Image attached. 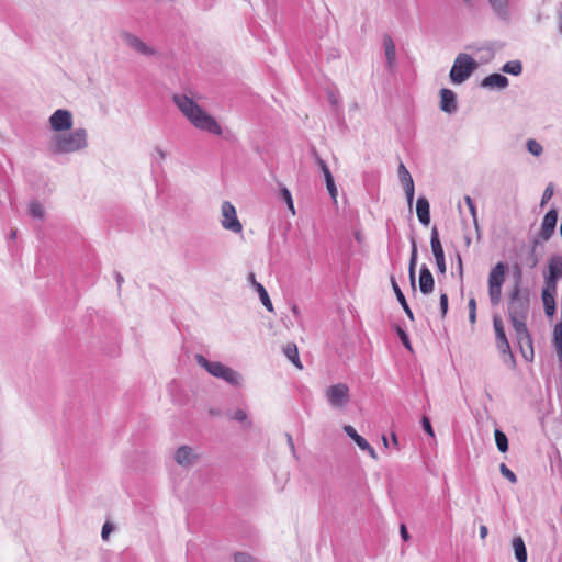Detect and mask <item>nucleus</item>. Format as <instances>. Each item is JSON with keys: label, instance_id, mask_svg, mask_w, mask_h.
<instances>
[{"label": "nucleus", "instance_id": "f257e3e1", "mask_svg": "<svg viewBox=\"0 0 562 562\" xmlns=\"http://www.w3.org/2000/svg\"><path fill=\"white\" fill-rule=\"evenodd\" d=\"M172 100L180 112L190 123L201 131L213 135H222V127L217 121L204 111L193 99L186 94H173Z\"/></svg>", "mask_w": 562, "mask_h": 562}, {"label": "nucleus", "instance_id": "f03ea898", "mask_svg": "<svg viewBox=\"0 0 562 562\" xmlns=\"http://www.w3.org/2000/svg\"><path fill=\"white\" fill-rule=\"evenodd\" d=\"M515 283L508 297V316L513 327L524 328L529 314L530 297L528 289L521 288V270L515 267Z\"/></svg>", "mask_w": 562, "mask_h": 562}, {"label": "nucleus", "instance_id": "7ed1b4c3", "mask_svg": "<svg viewBox=\"0 0 562 562\" xmlns=\"http://www.w3.org/2000/svg\"><path fill=\"white\" fill-rule=\"evenodd\" d=\"M87 136L85 128H76L70 133H57L50 139V150L58 155L79 151L88 146Z\"/></svg>", "mask_w": 562, "mask_h": 562}, {"label": "nucleus", "instance_id": "20e7f679", "mask_svg": "<svg viewBox=\"0 0 562 562\" xmlns=\"http://www.w3.org/2000/svg\"><path fill=\"white\" fill-rule=\"evenodd\" d=\"M196 363L205 369L211 375L222 379L231 385H238L240 374L232 368L218 361H210L203 355H195Z\"/></svg>", "mask_w": 562, "mask_h": 562}, {"label": "nucleus", "instance_id": "39448f33", "mask_svg": "<svg viewBox=\"0 0 562 562\" xmlns=\"http://www.w3.org/2000/svg\"><path fill=\"white\" fill-rule=\"evenodd\" d=\"M479 64L468 54H459L450 69V80L454 85H461L467 81L477 69Z\"/></svg>", "mask_w": 562, "mask_h": 562}, {"label": "nucleus", "instance_id": "423d86ee", "mask_svg": "<svg viewBox=\"0 0 562 562\" xmlns=\"http://www.w3.org/2000/svg\"><path fill=\"white\" fill-rule=\"evenodd\" d=\"M506 270V263L499 261L491 269L488 273V296L493 306H497L502 301V288L505 282Z\"/></svg>", "mask_w": 562, "mask_h": 562}, {"label": "nucleus", "instance_id": "0eeeda50", "mask_svg": "<svg viewBox=\"0 0 562 562\" xmlns=\"http://www.w3.org/2000/svg\"><path fill=\"white\" fill-rule=\"evenodd\" d=\"M326 398L334 408L344 407L350 400L349 387L345 383H337L326 390Z\"/></svg>", "mask_w": 562, "mask_h": 562}, {"label": "nucleus", "instance_id": "6e6552de", "mask_svg": "<svg viewBox=\"0 0 562 562\" xmlns=\"http://www.w3.org/2000/svg\"><path fill=\"white\" fill-rule=\"evenodd\" d=\"M221 211L223 216L221 221L222 226L233 233H240L243 225L237 217L235 206L229 201H224Z\"/></svg>", "mask_w": 562, "mask_h": 562}, {"label": "nucleus", "instance_id": "1a4fd4ad", "mask_svg": "<svg viewBox=\"0 0 562 562\" xmlns=\"http://www.w3.org/2000/svg\"><path fill=\"white\" fill-rule=\"evenodd\" d=\"M544 284L558 288V282L562 279V256L553 255L548 260V270L543 272Z\"/></svg>", "mask_w": 562, "mask_h": 562}, {"label": "nucleus", "instance_id": "9d476101", "mask_svg": "<svg viewBox=\"0 0 562 562\" xmlns=\"http://www.w3.org/2000/svg\"><path fill=\"white\" fill-rule=\"evenodd\" d=\"M50 128L57 133H64L72 127V114L68 110L58 109L49 117Z\"/></svg>", "mask_w": 562, "mask_h": 562}, {"label": "nucleus", "instance_id": "9b49d317", "mask_svg": "<svg viewBox=\"0 0 562 562\" xmlns=\"http://www.w3.org/2000/svg\"><path fill=\"white\" fill-rule=\"evenodd\" d=\"M513 328L515 330L516 338H517L518 345L520 347L522 357L527 361H532L535 351H533L532 338L527 328V324L524 325V328L521 330L518 327H513Z\"/></svg>", "mask_w": 562, "mask_h": 562}, {"label": "nucleus", "instance_id": "f8f14e48", "mask_svg": "<svg viewBox=\"0 0 562 562\" xmlns=\"http://www.w3.org/2000/svg\"><path fill=\"white\" fill-rule=\"evenodd\" d=\"M430 246H431V251L434 254L438 270L440 273L445 274L446 270H447L446 260H445V251H443V248H442V245H441V241L439 238V233H438V229L436 226H434L431 229Z\"/></svg>", "mask_w": 562, "mask_h": 562}, {"label": "nucleus", "instance_id": "ddd939ff", "mask_svg": "<svg viewBox=\"0 0 562 562\" xmlns=\"http://www.w3.org/2000/svg\"><path fill=\"white\" fill-rule=\"evenodd\" d=\"M397 175H398L400 182L405 191L408 207L412 210L414 194H415L414 180L403 162H400V165H398Z\"/></svg>", "mask_w": 562, "mask_h": 562}, {"label": "nucleus", "instance_id": "4468645a", "mask_svg": "<svg viewBox=\"0 0 562 562\" xmlns=\"http://www.w3.org/2000/svg\"><path fill=\"white\" fill-rule=\"evenodd\" d=\"M558 223V211L555 209H551L548 211L542 220L541 227L539 231V237L547 241L549 240L554 231Z\"/></svg>", "mask_w": 562, "mask_h": 562}, {"label": "nucleus", "instance_id": "2eb2a0df", "mask_svg": "<svg viewBox=\"0 0 562 562\" xmlns=\"http://www.w3.org/2000/svg\"><path fill=\"white\" fill-rule=\"evenodd\" d=\"M175 460L179 465L192 467L198 460L199 454L189 446H181L175 453Z\"/></svg>", "mask_w": 562, "mask_h": 562}, {"label": "nucleus", "instance_id": "dca6fc26", "mask_svg": "<svg viewBox=\"0 0 562 562\" xmlns=\"http://www.w3.org/2000/svg\"><path fill=\"white\" fill-rule=\"evenodd\" d=\"M440 109L449 114L457 111V95L452 90L447 88L440 90Z\"/></svg>", "mask_w": 562, "mask_h": 562}, {"label": "nucleus", "instance_id": "f3484780", "mask_svg": "<svg viewBox=\"0 0 562 562\" xmlns=\"http://www.w3.org/2000/svg\"><path fill=\"white\" fill-rule=\"evenodd\" d=\"M555 294L557 288L543 284L541 297L544 312L548 316H553L555 313Z\"/></svg>", "mask_w": 562, "mask_h": 562}, {"label": "nucleus", "instance_id": "a211bd4d", "mask_svg": "<svg viewBox=\"0 0 562 562\" xmlns=\"http://www.w3.org/2000/svg\"><path fill=\"white\" fill-rule=\"evenodd\" d=\"M122 40L128 47L133 48L142 55L148 56L154 53L153 49L149 48L142 40L131 33H123Z\"/></svg>", "mask_w": 562, "mask_h": 562}, {"label": "nucleus", "instance_id": "6ab92c4d", "mask_svg": "<svg viewBox=\"0 0 562 562\" xmlns=\"http://www.w3.org/2000/svg\"><path fill=\"white\" fill-rule=\"evenodd\" d=\"M435 280L428 267L424 263L419 271V289L423 294H429L434 291Z\"/></svg>", "mask_w": 562, "mask_h": 562}, {"label": "nucleus", "instance_id": "aec40b11", "mask_svg": "<svg viewBox=\"0 0 562 562\" xmlns=\"http://www.w3.org/2000/svg\"><path fill=\"white\" fill-rule=\"evenodd\" d=\"M508 86V79L504 75L501 74H492L485 77L482 82L481 87L487 88V89H505Z\"/></svg>", "mask_w": 562, "mask_h": 562}, {"label": "nucleus", "instance_id": "412c9836", "mask_svg": "<svg viewBox=\"0 0 562 562\" xmlns=\"http://www.w3.org/2000/svg\"><path fill=\"white\" fill-rule=\"evenodd\" d=\"M416 212L419 222L424 226H428L430 223V205L425 196H419L416 204Z\"/></svg>", "mask_w": 562, "mask_h": 562}, {"label": "nucleus", "instance_id": "4be33fe9", "mask_svg": "<svg viewBox=\"0 0 562 562\" xmlns=\"http://www.w3.org/2000/svg\"><path fill=\"white\" fill-rule=\"evenodd\" d=\"M488 3L498 19L509 21L510 11L508 0H488Z\"/></svg>", "mask_w": 562, "mask_h": 562}, {"label": "nucleus", "instance_id": "5701e85b", "mask_svg": "<svg viewBox=\"0 0 562 562\" xmlns=\"http://www.w3.org/2000/svg\"><path fill=\"white\" fill-rule=\"evenodd\" d=\"M411 245H412V251H411V258H409V267H408V274H409V282L412 289L415 291V271H416V265H417V258H418V250H417V243L415 237H411Z\"/></svg>", "mask_w": 562, "mask_h": 562}, {"label": "nucleus", "instance_id": "b1692460", "mask_svg": "<svg viewBox=\"0 0 562 562\" xmlns=\"http://www.w3.org/2000/svg\"><path fill=\"white\" fill-rule=\"evenodd\" d=\"M496 347L502 355L503 362L509 368H514L516 364V360L514 355L512 353L509 341H496Z\"/></svg>", "mask_w": 562, "mask_h": 562}, {"label": "nucleus", "instance_id": "393cba45", "mask_svg": "<svg viewBox=\"0 0 562 562\" xmlns=\"http://www.w3.org/2000/svg\"><path fill=\"white\" fill-rule=\"evenodd\" d=\"M383 46L385 50L387 67L392 69L396 59V48L392 37L387 34L384 35Z\"/></svg>", "mask_w": 562, "mask_h": 562}, {"label": "nucleus", "instance_id": "a878e982", "mask_svg": "<svg viewBox=\"0 0 562 562\" xmlns=\"http://www.w3.org/2000/svg\"><path fill=\"white\" fill-rule=\"evenodd\" d=\"M391 283H392V288L394 290L397 301L402 305V307H403L404 312L406 313V315L408 316V318L413 321L414 314H413L411 307L408 306L405 295L403 294V292H402L401 288L398 286L394 277H391Z\"/></svg>", "mask_w": 562, "mask_h": 562}, {"label": "nucleus", "instance_id": "bb28decb", "mask_svg": "<svg viewBox=\"0 0 562 562\" xmlns=\"http://www.w3.org/2000/svg\"><path fill=\"white\" fill-rule=\"evenodd\" d=\"M513 548L515 552V558L518 562H527L528 554L525 542L520 536H517L513 539Z\"/></svg>", "mask_w": 562, "mask_h": 562}, {"label": "nucleus", "instance_id": "cd10ccee", "mask_svg": "<svg viewBox=\"0 0 562 562\" xmlns=\"http://www.w3.org/2000/svg\"><path fill=\"white\" fill-rule=\"evenodd\" d=\"M283 352L285 357L299 369H302L303 366L301 363L300 357H299V350L295 344L289 342L283 348Z\"/></svg>", "mask_w": 562, "mask_h": 562}, {"label": "nucleus", "instance_id": "c85d7f7f", "mask_svg": "<svg viewBox=\"0 0 562 562\" xmlns=\"http://www.w3.org/2000/svg\"><path fill=\"white\" fill-rule=\"evenodd\" d=\"M344 431L346 432V435L348 437H350L357 443V446L361 450L369 447V442L362 436H360L352 426H350V425L344 426Z\"/></svg>", "mask_w": 562, "mask_h": 562}, {"label": "nucleus", "instance_id": "c756f323", "mask_svg": "<svg viewBox=\"0 0 562 562\" xmlns=\"http://www.w3.org/2000/svg\"><path fill=\"white\" fill-rule=\"evenodd\" d=\"M553 345L557 349L559 361L562 364V322L554 325Z\"/></svg>", "mask_w": 562, "mask_h": 562}, {"label": "nucleus", "instance_id": "7c9ffc66", "mask_svg": "<svg viewBox=\"0 0 562 562\" xmlns=\"http://www.w3.org/2000/svg\"><path fill=\"white\" fill-rule=\"evenodd\" d=\"M255 290L259 294L260 301L265 305V307L269 312H272L273 311V305H272V302H271V300H270V297L268 295V292L266 291L265 286L261 283H259V282H255Z\"/></svg>", "mask_w": 562, "mask_h": 562}, {"label": "nucleus", "instance_id": "2f4dec72", "mask_svg": "<svg viewBox=\"0 0 562 562\" xmlns=\"http://www.w3.org/2000/svg\"><path fill=\"white\" fill-rule=\"evenodd\" d=\"M493 327L495 331V341L508 340L505 334L504 323L498 315L493 317Z\"/></svg>", "mask_w": 562, "mask_h": 562}, {"label": "nucleus", "instance_id": "473e14b6", "mask_svg": "<svg viewBox=\"0 0 562 562\" xmlns=\"http://www.w3.org/2000/svg\"><path fill=\"white\" fill-rule=\"evenodd\" d=\"M494 437L498 450L503 453L508 451V439L505 432H503L501 429H495Z\"/></svg>", "mask_w": 562, "mask_h": 562}, {"label": "nucleus", "instance_id": "72a5a7b5", "mask_svg": "<svg viewBox=\"0 0 562 562\" xmlns=\"http://www.w3.org/2000/svg\"><path fill=\"white\" fill-rule=\"evenodd\" d=\"M502 70L506 74L518 76L522 71V65L519 60H510L503 66Z\"/></svg>", "mask_w": 562, "mask_h": 562}, {"label": "nucleus", "instance_id": "f704fd0d", "mask_svg": "<svg viewBox=\"0 0 562 562\" xmlns=\"http://www.w3.org/2000/svg\"><path fill=\"white\" fill-rule=\"evenodd\" d=\"M526 146H527L528 151L536 157H539L543 153L542 145L539 142H537L536 139H532V138L528 139L526 143Z\"/></svg>", "mask_w": 562, "mask_h": 562}, {"label": "nucleus", "instance_id": "c9c22d12", "mask_svg": "<svg viewBox=\"0 0 562 562\" xmlns=\"http://www.w3.org/2000/svg\"><path fill=\"white\" fill-rule=\"evenodd\" d=\"M280 195H281L282 200L286 203L288 209L291 211V213L295 214L293 199H292V195H291V192L289 191V189L285 187H282L280 190Z\"/></svg>", "mask_w": 562, "mask_h": 562}, {"label": "nucleus", "instance_id": "e433bc0d", "mask_svg": "<svg viewBox=\"0 0 562 562\" xmlns=\"http://www.w3.org/2000/svg\"><path fill=\"white\" fill-rule=\"evenodd\" d=\"M535 244H537V241H535ZM538 261H539V259H538V256L536 255V245H533V247L529 250V252L527 254V256L525 258V263L530 269H532L538 265Z\"/></svg>", "mask_w": 562, "mask_h": 562}, {"label": "nucleus", "instance_id": "4c0bfd02", "mask_svg": "<svg viewBox=\"0 0 562 562\" xmlns=\"http://www.w3.org/2000/svg\"><path fill=\"white\" fill-rule=\"evenodd\" d=\"M499 471H501V474L504 477H506L510 483H516L517 482L516 474L505 463H502L499 465Z\"/></svg>", "mask_w": 562, "mask_h": 562}, {"label": "nucleus", "instance_id": "58836bf2", "mask_svg": "<svg viewBox=\"0 0 562 562\" xmlns=\"http://www.w3.org/2000/svg\"><path fill=\"white\" fill-rule=\"evenodd\" d=\"M30 213L33 217L42 218L44 216V209L38 202H32Z\"/></svg>", "mask_w": 562, "mask_h": 562}, {"label": "nucleus", "instance_id": "ea45409f", "mask_svg": "<svg viewBox=\"0 0 562 562\" xmlns=\"http://www.w3.org/2000/svg\"><path fill=\"white\" fill-rule=\"evenodd\" d=\"M464 201H465V204L468 205L469 211H470V213H471V215L473 217L474 225L477 228L479 227V223H477L476 207H475L474 201L469 195H467L464 198Z\"/></svg>", "mask_w": 562, "mask_h": 562}, {"label": "nucleus", "instance_id": "a19ab883", "mask_svg": "<svg viewBox=\"0 0 562 562\" xmlns=\"http://www.w3.org/2000/svg\"><path fill=\"white\" fill-rule=\"evenodd\" d=\"M395 330H396V334L398 336V338L401 339L402 344L407 348V349H412L411 347V341H409V338H408V335L406 334V331L400 327L398 325L395 327Z\"/></svg>", "mask_w": 562, "mask_h": 562}, {"label": "nucleus", "instance_id": "79ce46f5", "mask_svg": "<svg viewBox=\"0 0 562 562\" xmlns=\"http://www.w3.org/2000/svg\"><path fill=\"white\" fill-rule=\"evenodd\" d=\"M313 154H314L317 165L319 166L322 172L324 173V177L327 178L328 175H331L327 164L318 156L316 150H313Z\"/></svg>", "mask_w": 562, "mask_h": 562}, {"label": "nucleus", "instance_id": "37998d69", "mask_svg": "<svg viewBox=\"0 0 562 562\" xmlns=\"http://www.w3.org/2000/svg\"><path fill=\"white\" fill-rule=\"evenodd\" d=\"M327 190L333 199L337 195V188L334 182L333 175H328L327 178H325Z\"/></svg>", "mask_w": 562, "mask_h": 562}, {"label": "nucleus", "instance_id": "c03bdc74", "mask_svg": "<svg viewBox=\"0 0 562 562\" xmlns=\"http://www.w3.org/2000/svg\"><path fill=\"white\" fill-rule=\"evenodd\" d=\"M422 427H423L424 431L427 435H429L432 438L435 437L430 419L427 416H423V418H422Z\"/></svg>", "mask_w": 562, "mask_h": 562}, {"label": "nucleus", "instance_id": "a18cd8bd", "mask_svg": "<svg viewBox=\"0 0 562 562\" xmlns=\"http://www.w3.org/2000/svg\"><path fill=\"white\" fill-rule=\"evenodd\" d=\"M553 192H554L553 184L549 183L542 194L541 205H544L552 198Z\"/></svg>", "mask_w": 562, "mask_h": 562}, {"label": "nucleus", "instance_id": "49530a36", "mask_svg": "<svg viewBox=\"0 0 562 562\" xmlns=\"http://www.w3.org/2000/svg\"><path fill=\"white\" fill-rule=\"evenodd\" d=\"M440 311H441V316L445 317L448 312V295H447V293H442L440 295Z\"/></svg>", "mask_w": 562, "mask_h": 562}, {"label": "nucleus", "instance_id": "de8ad7c7", "mask_svg": "<svg viewBox=\"0 0 562 562\" xmlns=\"http://www.w3.org/2000/svg\"><path fill=\"white\" fill-rule=\"evenodd\" d=\"M235 562H250L251 557L246 552H236L234 554Z\"/></svg>", "mask_w": 562, "mask_h": 562}, {"label": "nucleus", "instance_id": "09e8293b", "mask_svg": "<svg viewBox=\"0 0 562 562\" xmlns=\"http://www.w3.org/2000/svg\"><path fill=\"white\" fill-rule=\"evenodd\" d=\"M232 418L240 423L246 422L247 413L244 409H237L232 416Z\"/></svg>", "mask_w": 562, "mask_h": 562}, {"label": "nucleus", "instance_id": "8fccbe9b", "mask_svg": "<svg viewBox=\"0 0 562 562\" xmlns=\"http://www.w3.org/2000/svg\"><path fill=\"white\" fill-rule=\"evenodd\" d=\"M113 530V526L110 522H105L102 527L101 536L102 539H108L110 532Z\"/></svg>", "mask_w": 562, "mask_h": 562}, {"label": "nucleus", "instance_id": "3c124183", "mask_svg": "<svg viewBox=\"0 0 562 562\" xmlns=\"http://www.w3.org/2000/svg\"><path fill=\"white\" fill-rule=\"evenodd\" d=\"M400 533H401V537L404 541H408L409 539V535H408V531H407V528L404 524H402L400 526Z\"/></svg>", "mask_w": 562, "mask_h": 562}, {"label": "nucleus", "instance_id": "603ef678", "mask_svg": "<svg viewBox=\"0 0 562 562\" xmlns=\"http://www.w3.org/2000/svg\"><path fill=\"white\" fill-rule=\"evenodd\" d=\"M468 307H469V312H471V311L476 312V300H475V297H473V296L470 297L469 303H468Z\"/></svg>", "mask_w": 562, "mask_h": 562}, {"label": "nucleus", "instance_id": "864d4df0", "mask_svg": "<svg viewBox=\"0 0 562 562\" xmlns=\"http://www.w3.org/2000/svg\"><path fill=\"white\" fill-rule=\"evenodd\" d=\"M363 451H367L371 458H373L374 460L378 459V456H376V452L374 450V448L369 443V447L366 448V449H362Z\"/></svg>", "mask_w": 562, "mask_h": 562}, {"label": "nucleus", "instance_id": "5fc2aeb1", "mask_svg": "<svg viewBox=\"0 0 562 562\" xmlns=\"http://www.w3.org/2000/svg\"><path fill=\"white\" fill-rule=\"evenodd\" d=\"M487 533H488L487 527L485 525H482L480 527V537H481V539H485Z\"/></svg>", "mask_w": 562, "mask_h": 562}, {"label": "nucleus", "instance_id": "6e6d98bb", "mask_svg": "<svg viewBox=\"0 0 562 562\" xmlns=\"http://www.w3.org/2000/svg\"><path fill=\"white\" fill-rule=\"evenodd\" d=\"M328 100L331 103V105L336 106L338 104V98L335 93H329Z\"/></svg>", "mask_w": 562, "mask_h": 562}, {"label": "nucleus", "instance_id": "4d7b16f0", "mask_svg": "<svg viewBox=\"0 0 562 562\" xmlns=\"http://www.w3.org/2000/svg\"><path fill=\"white\" fill-rule=\"evenodd\" d=\"M558 27H559L560 34L562 35V11L558 12Z\"/></svg>", "mask_w": 562, "mask_h": 562}, {"label": "nucleus", "instance_id": "13d9d810", "mask_svg": "<svg viewBox=\"0 0 562 562\" xmlns=\"http://www.w3.org/2000/svg\"><path fill=\"white\" fill-rule=\"evenodd\" d=\"M286 441H288V445L290 447V449L292 451H294V441H293V438L290 434H286Z\"/></svg>", "mask_w": 562, "mask_h": 562}, {"label": "nucleus", "instance_id": "bf43d9fd", "mask_svg": "<svg viewBox=\"0 0 562 562\" xmlns=\"http://www.w3.org/2000/svg\"><path fill=\"white\" fill-rule=\"evenodd\" d=\"M469 321H470L471 324H475V322H476V312H474V311L469 312Z\"/></svg>", "mask_w": 562, "mask_h": 562}, {"label": "nucleus", "instance_id": "052dcab7", "mask_svg": "<svg viewBox=\"0 0 562 562\" xmlns=\"http://www.w3.org/2000/svg\"><path fill=\"white\" fill-rule=\"evenodd\" d=\"M155 151L157 153L160 159H165L167 156L166 153L160 147H156Z\"/></svg>", "mask_w": 562, "mask_h": 562}, {"label": "nucleus", "instance_id": "680f3d73", "mask_svg": "<svg viewBox=\"0 0 562 562\" xmlns=\"http://www.w3.org/2000/svg\"><path fill=\"white\" fill-rule=\"evenodd\" d=\"M115 279H116V282H117V285L119 288H121L122 283H123V277L120 272H115Z\"/></svg>", "mask_w": 562, "mask_h": 562}, {"label": "nucleus", "instance_id": "e2e57ef3", "mask_svg": "<svg viewBox=\"0 0 562 562\" xmlns=\"http://www.w3.org/2000/svg\"><path fill=\"white\" fill-rule=\"evenodd\" d=\"M457 258H458V268H459V272H460V274H462V272H463V266H462L461 256H460V255H458V256H457Z\"/></svg>", "mask_w": 562, "mask_h": 562}, {"label": "nucleus", "instance_id": "0e129e2a", "mask_svg": "<svg viewBox=\"0 0 562 562\" xmlns=\"http://www.w3.org/2000/svg\"><path fill=\"white\" fill-rule=\"evenodd\" d=\"M355 238L357 239L358 243H362L363 240V236L359 231L355 232Z\"/></svg>", "mask_w": 562, "mask_h": 562}, {"label": "nucleus", "instance_id": "69168bd1", "mask_svg": "<svg viewBox=\"0 0 562 562\" xmlns=\"http://www.w3.org/2000/svg\"><path fill=\"white\" fill-rule=\"evenodd\" d=\"M248 280L250 281V283H251V284H252V286L255 288V282H257V281H256V279H255V274H254V273H249V276H248Z\"/></svg>", "mask_w": 562, "mask_h": 562}, {"label": "nucleus", "instance_id": "338daca9", "mask_svg": "<svg viewBox=\"0 0 562 562\" xmlns=\"http://www.w3.org/2000/svg\"><path fill=\"white\" fill-rule=\"evenodd\" d=\"M392 441H393V445H394L395 447H397V446H398L397 437H396V435H395V434H392Z\"/></svg>", "mask_w": 562, "mask_h": 562}, {"label": "nucleus", "instance_id": "774afa93", "mask_svg": "<svg viewBox=\"0 0 562 562\" xmlns=\"http://www.w3.org/2000/svg\"><path fill=\"white\" fill-rule=\"evenodd\" d=\"M292 312H293L295 315H297V314H299V308H297V306H296V305H294V306L292 307Z\"/></svg>", "mask_w": 562, "mask_h": 562}]
</instances>
